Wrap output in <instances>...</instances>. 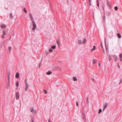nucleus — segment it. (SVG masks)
Masks as SVG:
<instances>
[{"mask_svg": "<svg viewBox=\"0 0 122 122\" xmlns=\"http://www.w3.org/2000/svg\"><path fill=\"white\" fill-rule=\"evenodd\" d=\"M32 23L33 25V28L32 30L35 31V29L36 27V24L35 23L34 20H32Z\"/></svg>", "mask_w": 122, "mask_h": 122, "instance_id": "obj_1", "label": "nucleus"}, {"mask_svg": "<svg viewBox=\"0 0 122 122\" xmlns=\"http://www.w3.org/2000/svg\"><path fill=\"white\" fill-rule=\"evenodd\" d=\"M8 85L9 87V85L10 83V74L8 73Z\"/></svg>", "mask_w": 122, "mask_h": 122, "instance_id": "obj_2", "label": "nucleus"}, {"mask_svg": "<svg viewBox=\"0 0 122 122\" xmlns=\"http://www.w3.org/2000/svg\"><path fill=\"white\" fill-rule=\"evenodd\" d=\"M16 98V99H18L19 98V95L18 92H17L15 93Z\"/></svg>", "mask_w": 122, "mask_h": 122, "instance_id": "obj_3", "label": "nucleus"}, {"mask_svg": "<svg viewBox=\"0 0 122 122\" xmlns=\"http://www.w3.org/2000/svg\"><path fill=\"white\" fill-rule=\"evenodd\" d=\"M31 109L30 111L31 112L34 114H35L36 113V111L33 108V107H31L30 108Z\"/></svg>", "mask_w": 122, "mask_h": 122, "instance_id": "obj_4", "label": "nucleus"}, {"mask_svg": "<svg viewBox=\"0 0 122 122\" xmlns=\"http://www.w3.org/2000/svg\"><path fill=\"white\" fill-rule=\"evenodd\" d=\"M29 85L27 83H26V84H25V90L26 91H27V89H28L29 88Z\"/></svg>", "mask_w": 122, "mask_h": 122, "instance_id": "obj_5", "label": "nucleus"}, {"mask_svg": "<svg viewBox=\"0 0 122 122\" xmlns=\"http://www.w3.org/2000/svg\"><path fill=\"white\" fill-rule=\"evenodd\" d=\"M117 36L119 38H121V36L119 33H118L117 34Z\"/></svg>", "mask_w": 122, "mask_h": 122, "instance_id": "obj_6", "label": "nucleus"}, {"mask_svg": "<svg viewBox=\"0 0 122 122\" xmlns=\"http://www.w3.org/2000/svg\"><path fill=\"white\" fill-rule=\"evenodd\" d=\"M113 57L114 58V61H117V56H116L115 55L113 56Z\"/></svg>", "mask_w": 122, "mask_h": 122, "instance_id": "obj_7", "label": "nucleus"}, {"mask_svg": "<svg viewBox=\"0 0 122 122\" xmlns=\"http://www.w3.org/2000/svg\"><path fill=\"white\" fill-rule=\"evenodd\" d=\"M108 105V104L107 103H106L105 104V105H104V108L103 109V110H105L106 108V107H107V106Z\"/></svg>", "mask_w": 122, "mask_h": 122, "instance_id": "obj_8", "label": "nucleus"}, {"mask_svg": "<svg viewBox=\"0 0 122 122\" xmlns=\"http://www.w3.org/2000/svg\"><path fill=\"white\" fill-rule=\"evenodd\" d=\"M56 42H57V44H58V46L59 47V46H60L59 44L60 43V41L58 39H57V40L56 41Z\"/></svg>", "mask_w": 122, "mask_h": 122, "instance_id": "obj_9", "label": "nucleus"}, {"mask_svg": "<svg viewBox=\"0 0 122 122\" xmlns=\"http://www.w3.org/2000/svg\"><path fill=\"white\" fill-rule=\"evenodd\" d=\"M96 49V47L95 46H93V48L91 49V51L92 52L93 51H94Z\"/></svg>", "mask_w": 122, "mask_h": 122, "instance_id": "obj_10", "label": "nucleus"}, {"mask_svg": "<svg viewBox=\"0 0 122 122\" xmlns=\"http://www.w3.org/2000/svg\"><path fill=\"white\" fill-rule=\"evenodd\" d=\"M0 26L2 28H5L6 27V26L5 24H2L0 25Z\"/></svg>", "mask_w": 122, "mask_h": 122, "instance_id": "obj_11", "label": "nucleus"}, {"mask_svg": "<svg viewBox=\"0 0 122 122\" xmlns=\"http://www.w3.org/2000/svg\"><path fill=\"white\" fill-rule=\"evenodd\" d=\"M78 43L79 44H83L81 40H79L78 41Z\"/></svg>", "mask_w": 122, "mask_h": 122, "instance_id": "obj_12", "label": "nucleus"}, {"mask_svg": "<svg viewBox=\"0 0 122 122\" xmlns=\"http://www.w3.org/2000/svg\"><path fill=\"white\" fill-rule=\"evenodd\" d=\"M19 76V74L18 72H17L16 73L15 77L16 78H18Z\"/></svg>", "mask_w": 122, "mask_h": 122, "instance_id": "obj_13", "label": "nucleus"}, {"mask_svg": "<svg viewBox=\"0 0 122 122\" xmlns=\"http://www.w3.org/2000/svg\"><path fill=\"white\" fill-rule=\"evenodd\" d=\"M52 73V72L50 71H48V72H47L46 73V74L47 75H50Z\"/></svg>", "mask_w": 122, "mask_h": 122, "instance_id": "obj_14", "label": "nucleus"}, {"mask_svg": "<svg viewBox=\"0 0 122 122\" xmlns=\"http://www.w3.org/2000/svg\"><path fill=\"white\" fill-rule=\"evenodd\" d=\"M30 17L31 20L32 21V20H33V18L32 16V15L31 13H30Z\"/></svg>", "mask_w": 122, "mask_h": 122, "instance_id": "obj_15", "label": "nucleus"}, {"mask_svg": "<svg viewBox=\"0 0 122 122\" xmlns=\"http://www.w3.org/2000/svg\"><path fill=\"white\" fill-rule=\"evenodd\" d=\"M86 39L84 38L83 40V41L82 42L83 43L85 44L86 42Z\"/></svg>", "mask_w": 122, "mask_h": 122, "instance_id": "obj_16", "label": "nucleus"}, {"mask_svg": "<svg viewBox=\"0 0 122 122\" xmlns=\"http://www.w3.org/2000/svg\"><path fill=\"white\" fill-rule=\"evenodd\" d=\"M96 61H97V60H96L95 59H94L93 60V63H94V64L96 62Z\"/></svg>", "mask_w": 122, "mask_h": 122, "instance_id": "obj_17", "label": "nucleus"}, {"mask_svg": "<svg viewBox=\"0 0 122 122\" xmlns=\"http://www.w3.org/2000/svg\"><path fill=\"white\" fill-rule=\"evenodd\" d=\"M99 0H97V6L99 8V3L98 2Z\"/></svg>", "mask_w": 122, "mask_h": 122, "instance_id": "obj_18", "label": "nucleus"}, {"mask_svg": "<svg viewBox=\"0 0 122 122\" xmlns=\"http://www.w3.org/2000/svg\"><path fill=\"white\" fill-rule=\"evenodd\" d=\"M10 18H13V16H12V13H11L10 15Z\"/></svg>", "mask_w": 122, "mask_h": 122, "instance_id": "obj_19", "label": "nucleus"}, {"mask_svg": "<svg viewBox=\"0 0 122 122\" xmlns=\"http://www.w3.org/2000/svg\"><path fill=\"white\" fill-rule=\"evenodd\" d=\"M73 80L74 81H76L77 80L76 78L75 77H73Z\"/></svg>", "mask_w": 122, "mask_h": 122, "instance_id": "obj_20", "label": "nucleus"}, {"mask_svg": "<svg viewBox=\"0 0 122 122\" xmlns=\"http://www.w3.org/2000/svg\"><path fill=\"white\" fill-rule=\"evenodd\" d=\"M56 47V46L55 45H54L51 47V48L52 49H54Z\"/></svg>", "mask_w": 122, "mask_h": 122, "instance_id": "obj_21", "label": "nucleus"}, {"mask_svg": "<svg viewBox=\"0 0 122 122\" xmlns=\"http://www.w3.org/2000/svg\"><path fill=\"white\" fill-rule=\"evenodd\" d=\"M111 60V57L110 55H109V60L110 61Z\"/></svg>", "mask_w": 122, "mask_h": 122, "instance_id": "obj_22", "label": "nucleus"}, {"mask_svg": "<svg viewBox=\"0 0 122 122\" xmlns=\"http://www.w3.org/2000/svg\"><path fill=\"white\" fill-rule=\"evenodd\" d=\"M3 34H4V35H6V31H3Z\"/></svg>", "mask_w": 122, "mask_h": 122, "instance_id": "obj_23", "label": "nucleus"}, {"mask_svg": "<svg viewBox=\"0 0 122 122\" xmlns=\"http://www.w3.org/2000/svg\"><path fill=\"white\" fill-rule=\"evenodd\" d=\"M114 9H115V10H117L118 9V8L117 7V6H116L115 7H114Z\"/></svg>", "mask_w": 122, "mask_h": 122, "instance_id": "obj_24", "label": "nucleus"}, {"mask_svg": "<svg viewBox=\"0 0 122 122\" xmlns=\"http://www.w3.org/2000/svg\"><path fill=\"white\" fill-rule=\"evenodd\" d=\"M102 112V110L101 109H100L99 110V112H98L100 114V113H101V112Z\"/></svg>", "mask_w": 122, "mask_h": 122, "instance_id": "obj_25", "label": "nucleus"}, {"mask_svg": "<svg viewBox=\"0 0 122 122\" xmlns=\"http://www.w3.org/2000/svg\"><path fill=\"white\" fill-rule=\"evenodd\" d=\"M44 92L45 94H47V91L46 90H44Z\"/></svg>", "mask_w": 122, "mask_h": 122, "instance_id": "obj_26", "label": "nucleus"}, {"mask_svg": "<svg viewBox=\"0 0 122 122\" xmlns=\"http://www.w3.org/2000/svg\"><path fill=\"white\" fill-rule=\"evenodd\" d=\"M105 45H106V51H107V46H106V38H105Z\"/></svg>", "mask_w": 122, "mask_h": 122, "instance_id": "obj_27", "label": "nucleus"}, {"mask_svg": "<svg viewBox=\"0 0 122 122\" xmlns=\"http://www.w3.org/2000/svg\"><path fill=\"white\" fill-rule=\"evenodd\" d=\"M16 85L17 86H19V82L18 81H17Z\"/></svg>", "mask_w": 122, "mask_h": 122, "instance_id": "obj_28", "label": "nucleus"}, {"mask_svg": "<svg viewBox=\"0 0 122 122\" xmlns=\"http://www.w3.org/2000/svg\"><path fill=\"white\" fill-rule=\"evenodd\" d=\"M24 11L25 12V13H26L27 12V11L26 10V9L25 8L24 9Z\"/></svg>", "mask_w": 122, "mask_h": 122, "instance_id": "obj_29", "label": "nucleus"}, {"mask_svg": "<svg viewBox=\"0 0 122 122\" xmlns=\"http://www.w3.org/2000/svg\"><path fill=\"white\" fill-rule=\"evenodd\" d=\"M49 51L50 52H52L53 51V50L52 49H49Z\"/></svg>", "mask_w": 122, "mask_h": 122, "instance_id": "obj_30", "label": "nucleus"}, {"mask_svg": "<svg viewBox=\"0 0 122 122\" xmlns=\"http://www.w3.org/2000/svg\"><path fill=\"white\" fill-rule=\"evenodd\" d=\"M87 103L88 104L89 103V101H88V97H87Z\"/></svg>", "mask_w": 122, "mask_h": 122, "instance_id": "obj_31", "label": "nucleus"}, {"mask_svg": "<svg viewBox=\"0 0 122 122\" xmlns=\"http://www.w3.org/2000/svg\"><path fill=\"white\" fill-rule=\"evenodd\" d=\"M122 82V78L120 80V82L119 83V84H120Z\"/></svg>", "mask_w": 122, "mask_h": 122, "instance_id": "obj_32", "label": "nucleus"}, {"mask_svg": "<svg viewBox=\"0 0 122 122\" xmlns=\"http://www.w3.org/2000/svg\"><path fill=\"white\" fill-rule=\"evenodd\" d=\"M11 47L10 46L9 47V51H10V50H11Z\"/></svg>", "mask_w": 122, "mask_h": 122, "instance_id": "obj_33", "label": "nucleus"}, {"mask_svg": "<svg viewBox=\"0 0 122 122\" xmlns=\"http://www.w3.org/2000/svg\"><path fill=\"white\" fill-rule=\"evenodd\" d=\"M4 36L5 35H4V34H2V38H5V37Z\"/></svg>", "mask_w": 122, "mask_h": 122, "instance_id": "obj_34", "label": "nucleus"}, {"mask_svg": "<svg viewBox=\"0 0 122 122\" xmlns=\"http://www.w3.org/2000/svg\"><path fill=\"white\" fill-rule=\"evenodd\" d=\"M102 8L103 10L104 11V7L103 6L102 7Z\"/></svg>", "mask_w": 122, "mask_h": 122, "instance_id": "obj_35", "label": "nucleus"}, {"mask_svg": "<svg viewBox=\"0 0 122 122\" xmlns=\"http://www.w3.org/2000/svg\"><path fill=\"white\" fill-rule=\"evenodd\" d=\"M120 58H122V54H120Z\"/></svg>", "mask_w": 122, "mask_h": 122, "instance_id": "obj_36", "label": "nucleus"}, {"mask_svg": "<svg viewBox=\"0 0 122 122\" xmlns=\"http://www.w3.org/2000/svg\"><path fill=\"white\" fill-rule=\"evenodd\" d=\"M89 5H91V2L89 1Z\"/></svg>", "mask_w": 122, "mask_h": 122, "instance_id": "obj_37", "label": "nucleus"}, {"mask_svg": "<svg viewBox=\"0 0 122 122\" xmlns=\"http://www.w3.org/2000/svg\"><path fill=\"white\" fill-rule=\"evenodd\" d=\"M76 105L77 106H78V102H76Z\"/></svg>", "mask_w": 122, "mask_h": 122, "instance_id": "obj_38", "label": "nucleus"}, {"mask_svg": "<svg viewBox=\"0 0 122 122\" xmlns=\"http://www.w3.org/2000/svg\"><path fill=\"white\" fill-rule=\"evenodd\" d=\"M107 4L109 6H110V4H109V2L108 1H107Z\"/></svg>", "mask_w": 122, "mask_h": 122, "instance_id": "obj_39", "label": "nucleus"}, {"mask_svg": "<svg viewBox=\"0 0 122 122\" xmlns=\"http://www.w3.org/2000/svg\"><path fill=\"white\" fill-rule=\"evenodd\" d=\"M103 20L104 21L105 20V16H103Z\"/></svg>", "mask_w": 122, "mask_h": 122, "instance_id": "obj_40", "label": "nucleus"}, {"mask_svg": "<svg viewBox=\"0 0 122 122\" xmlns=\"http://www.w3.org/2000/svg\"><path fill=\"white\" fill-rule=\"evenodd\" d=\"M31 120L32 122H34V120L33 118H31Z\"/></svg>", "mask_w": 122, "mask_h": 122, "instance_id": "obj_41", "label": "nucleus"}, {"mask_svg": "<svg viewBox=\"0 0 122 122\" xmlns=\"http://www.w3.org/2000/svg\"><path fill=\"white\" fill-rule=\"evenodd\" d=\"M103 52L104 54H105V51L104 50V49H103Z\"/></svg>", "mask_w": 122, "mask_h": 122, "instance_id": "obj_42", "label": "nucleus"}, {"mask_svg": "<svg viewBox=\"0 0 122 122\" xmlns=\"http://www.w3.org/2000/svg\"><path fill=\"white\" fill-rule=\"evenodd\" d=\"M48 121L49 122H51L50 121V119H49L48 120Z\"/></svg>", "mask_w": 122, "mask_h": 122, "instance_id": "obj_43", "label": "nucleus"}, {"mask_svg": "<svg viewBox=\"0 0 122 122\" xmlns=\"http://www.w3.org/2000/svg\"><path fill=\"white\" fill-rule=\"evenodd\" d=\"M27 80H25V84H26V83H27Z\"/></svg>", "mask_w": 122, "mask_h": 122, "instance_id": "obj_44", "label": "nucleus"}, {"mask_svg": "<svg viewBox=\"0 0 122 122\" xmlns=\"http://www.w3.org/2000/svg\"><path fill=\"white\" fill-rule=\"evenodd\" d=\"M101 47L102 48H103V46H102V42H101Z\"/></svg>", "mask_w": 122, "mask_h": 122, "instance_id": "obj_45", "label": "nucleus"}, {"mask_svg": "<svg viewBox=\"0 0 122 122\" xmlns=\"http://www.w3.org/2000/svg\"><path fill=\"white\" fill-rule=\"evenodd\" d=\"M120 60L121 61H122V59L121 58H120Z\"/></svg>", "mask_w": 122, "mask_h": 122, "instance_id": "obj_46", "label": "nucleus"}, {"mask_svg": "<svg viewBox=\"0 0 122 122\" xmlns=\"http://www.w3.org/2000/svg\"><path fill=\"white\" fill-rule=\"evenodd\" d=\"M118 66L119 67V68H120V66H119V64L118 63Z\"/></svg>", "mask_w": 122, "mask_h": 122, "instance_id": "obj_47", "label": "nucleus"}, {"mask_svg": "<svg viewBox=\"0 0 122 122\" xmlns=\"http://www.w3.org/2000/svg\"><path fill=\"white\" fill-rule=\"evenodd\" d=\"M41 63H40V65H39V66H40V65H41Z\"/></svg>", "mask_w": 122, "mask_h": 122, "instance_id": "obj_48", "label": "nucleus"}, {"mask_svg": "<svg viewBox=\"0 0 122 122\" xmlns=\"http://www.w3.org/2000/svg\"><path fill=\"white\" fill-rule=\"evenodd\" d=\"M98 65H99V66H100V64H98Z\"/></svg>", "mask_w": 122, "mask_h": 122, "instance_id": "obj_49", "label": "nucleus"}, {"mask_svg": "<svg viewBox=\"0 0 122 122\" xmlns=\"http://www.w3.org/2000/svg\"><path fill=\"white\" fill-rule=\"evenodd\" d=\"M89 1H90V2H91V0H89Z\"/></svg>", "mask_w": 122, "mask_h": 122, "instance_id": "obj_50", "label": "nucleus"}, {"mask_svg": "<svg viewBox=\"0 0 122 122\" xmlns=\"http://www.w3.org/2000/svg\"><path fill=\"white\" fill-rule=\"evenodd\" d=\"M93 15L94 16V12H93Z\"/></svg>", "mask_w": 122, "mask_h": 122, "instance_id": "obj_51", "label": "nucleus"}, {"mask_svg": "<svg viewBox=\"0 0 122 122\" xmlns=\"http://www.w3.org/2000/svg\"><path fill=\"white\" fill-rule=\"evenodd\" d=\"M18 87L16 88V89H18Z\"/></svg>", "mask_w": 122, "mask_h": 122, "instance_id": "obj_52", "label": "nucleus"}, {"mask_svg": "<svg viewBox=\"0 0 122 122\" xmlns=\"http://www.w3.org/2000/svg\"><path fill=\"white\" fill-rule=\"evenodd\" d=\"M11 37H10V39H11Z\"/></svg>", "mask_w": 122, "mask_h": 122, "instance_id": "obj_53", "label": "nucleus"}]
</instances>
